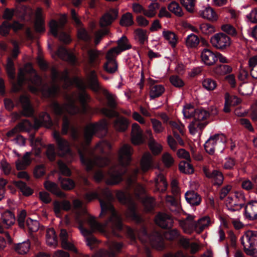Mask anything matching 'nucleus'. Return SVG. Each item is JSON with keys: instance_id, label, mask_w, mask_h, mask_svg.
<instances>
[{"instance_id": "50", "label": "nucleus", "mask_w": 257, "mask_h": 257, "mask_svg": "<svg viewBox=\"0 0 257 257\" xmlns=\"http://www.w3.org/2000/svg\"><path fill=\"white\" fill-rule=\"evenodd\" d=\"M34 77L33 79L31 80L32 83L34 86L29 85V90L33 93H36L41 89L40 84L41 83V78L36 74L34 72Z\"/></svg>"}, {"instance_id": "11", "label": "nucleus", "mask_w": 257, "mask_h": 257, "mask_svg": "<svg viewBox=\"0 0 257 257\" xmlns=\"http://www.w3.org/2000/svg\"><path fill=\"white\" fill-rule=\"evenodd\" d=\"M115 47L109 50L106 54V62L104 65V69L109 73H114L117 70V64L115 60L116 56L120 53Z\"/></svg>"}, {"instance_id": "17", "label": "nucleus", "mask_w": 257, "mask_h": 257, "mask_svg": "<svg viewBox=\"0 0 257 257\" xmlns=\"http://www.w3.org/2000/svg\"><path fill=\"white\" fill-rule=\"evenodd\" d=\"M203 171L207 178L212 179L213 180L215 185L220 186L223 183L224 177L220 171L214 170L210 172L206 168H203Z\"/></svg>"}, {"instance_id": "29", "label": "nucleus", "mask_w": 257, "mask_h": 257, "mask_svg": "<svg viewBox=\"0 0 257 257\" xmlns=\"http://www.w3.org/2000/svg\"><path fill=\"white\" fill-rule=\"evenodd\" d=\"M44 185L47 190L56 196L61 198H65L66 197L65 193L61 191L57 184L55 183L47 181L45 182Z\"/></svg>"}, {"instance_id": "24", "label": "nucleus", "mask_w": 257, "mask_h": 257, "mask_svg": "<svg viewBox=\"0 0 257 257\" xmlns=\"http://www.w3.org/2000/svg\"><path fill=\"white\" fill-rule=\"evenodd\" d=\"M109 251L101 252V257H114L115 253L119 252L122 247L121 243L112 242L109 245Z\"/></svg>"}, {"instance_id": "10", "label": "nucleus", "mask_w": 257, "mask_h": 257, "mask_svg": "<svg viewBox=\"0 0 257 257\" xmlns=\"http://www.w3.org/2000/svg\"><path fill=\"white\" fill-rule=\"evenodd\" d=\"M107 125V122L105 120H102L99 122L87 124L85 127L84 133L85 143L88 144L91 141L94 134L98 131L105 130Z\"/></svg>"}, {"instance_id": "30", "label": "nucleus", "mask_w": 257, "mask_h": 257, "mask_svg": "<svg viewBox=\"0 0 257 257\" xmlns=\"http://www.w3.org/2000/svg\"><path fill=\"white\" fill-rule=\"evenodd\" d=\"M60 237L61 241L62 248L76 252L77 249L73 244L68 242V234L65 229H62L60 233Z\"/></svg>"}, {"instance_id": "59", "label": "nucleus", "mask_w": 257, "mask_h": 257, "mask_svg": "<svg viewBox=\"0 0 257 257\" xmlns=\"http://www.w3.org/2000/svg\"><path fill=\"white\" fill-rule=\"evenodd\" d=\"M231 71L232 68L230 66L224 64L218 65L214 69V72L219 75H225Z\"/></svg>"}, {"instance_id": "2", "label": "nucleus", "mask_w": 257, "mask_h": 257, "mask_svg": "<svg viewBox=\"0 0 257 257\" xmlns=\"http://www.w3.org/2000/svg\"><path fill=\"white\" fill-rule=\"evenodd\" d=\"M85 199L88 202L99 198L101 209L100 216L107 213L110 214V221L114 219L116 222V227L118 229H122V222L120 218L116 214L110 201L113 198L111 193L107 188L99 189L96 191L87 193L84 196Z\"/></svg>"}, {"instance_id": "51", "label": "nucleus", "mask_w": 257, "mask_h": 257, "mask_svg": "<svg viewBox=\"0 0 257 257\" xmlns=\"http://www.w3.org/2000/svg\"><path fill=\"white\" fill-rule=\"evenodd\" d=\"M251 76L257 79V56L250 58L248 61Z\"/></svg>"}, {"instance_id": "37", "label": "nucleus", "mask_w": 257, "mask_h": 257, "mask_svg": "<svg viewBox=\"0 0 257 257\" xmlns=\"http://www.w3.org/2000/svg\"><path fill=\"white\" fill-rule=\"evenodd\" d=\"M73 206L74 209H78L77 211L76 219L79 221V217L81 215H86L88 216L89 215L85 207L82 206V202L79 199H74L73 201Z\"/></svg>"}, {"instance_id": "35", "label": "nucleus", "mask_w": 257, "mask_h": 257, "mask_svg": "<svg viewBox=\"0 0 257 257\" xmlns=\"http://www.w3.org/2000/svg\"><path fill=\"white\" fill-rule=\"evenodd\" d=\"M225 205L228 210L232 211L240 210L243 206V204L237 202L231 196L227 198Z\"/></svg>"}, {"instance_id": "43", "label": "nucleus", "mask_w": 257, "mask_h": 257, "mask_svg": "<svg viewBox=\"0 0 257 257\" xmlns=\"http://www.w3.org/2000/svg\"><path fill=\"white\" fill-rule=\"evenodd\" d=\"M134 24L133 16L132 13L127 12L123 14L120 20L119 24L122 27H130Z\"/></svg>"}, {"instance_id": "54", "label": "nucleus", "mask_w": 257, "mask_h": 257, "mask_svg": "<svg viewBox=\"0 0 257 257\" xmlns=\"http://www.w3.org/2000/svg\"><path fill=\"white\" fill-rule=\"evenodd\" d=\"M61 187L65 190H70L73 189L75 187V183L74 181L69 178H59Z\"/></svg>"}, {"instance_id": "21", "label": "nucleus", "mask_w": 257, "mask_h": 257, "mask_svg": "<svg viewBox=\"0 0 257 257\" xmlns=\"http://www.w3.org/2000/svg\"><path fill=\"white\" fill-rule=\"evenodd\" d=\"M201 58L202 62L207 65H213L217 60L216 55L207 49H204L202 51Z\"/></svg>"}, {"instance_id": "42", "label": "nucleus", "mask_w": 257, "mask_h": 257, "mask_svg": "<svg viewBox=\"0 0 257 257\" xmlns=\"http://www.w3.org/2000/svg\"><path fill=\"white\" fill-rule=\"evenodd\" d=\"M199 38L194 34L189 35L186 38L185 44L189 48H194L199 44Z\"/></svg>"}, {"instance_id": "15", "label": "nucleus", "mask_w": 257, "mask_h": 257, "mask_svg": "<svg viewBox=\"0 0 257 257\" xmlns=\"http://www.w3.org/2000/svg\"><path fill=\"white\" fill-rule=\"evenodd\" d=\"M118 15V11L116 9L109 10L100 19L99 25L101 27H105L111 24Z\"/></svg>"}, {"instance_id": "3", "label": "nucleus", "mask_w": 257, "mask_h": 257, "mask_svg": "<svg viewBox=\"0 0 257 257\" xmlns=\"http://www.w3.org/2000/svg\"><path fill=\"white\" fill-rule=\"evenodd\" d=\"M133 153L132 147L125 144L120 149L119 152V164L112 166L108 172L105 182L108 185H115L122 181V176L125 172V166L131 160Z\"/></svg>"}, {"instance_id": "63", "label": "nucleus", "mask_w": 257, "mask_h": 257, "mask_svg": "<svg viewBox=\"0 0 257 257\" xmlns=\"http://www.w3.org/2000/svg\"><path fill=\"white\" fill-rule=\"evenodd\" d=\"M151 121L152 123L153 128L156 133L160 134L164 131L165 128L161 121L155 118H152Z\"/></svg>"}, {"instance_id": "56", "label": "nucleus", "mask_w": 257, "mask_h": 257, "mask_svg": "<svg viewBox=\"0 0 257 257\" xmlns=\"http://www.w3.org/2000/svg\"><path fill=\"white\" fill-rule=\"evenodd\" d=\"M149 146L152 153L155 155L159 154L162 150V146L157 143L152 138L149 140Z\"/></svg>"}, {"instance_id": "13", "label": "nucleus", "mask_w": 257, "mask_h": 257, "mask_svg": "<svg viewBox=\"0 0 257 257\" xmlns=\"http://www.w3.org/2000/svg\"><path fill=\"white\" fill-rule=\"evenodd\" d=\"M20 101L22 104L23 110L21 112V114L17 113L13 114L16 118H20L21 115L25 116L32 115L33 114V109L30 104L29 98L26 96H21L20 98Z\"/></svg>"}, {"instance_id": "47", "label": "nucleus", "mask_w": 257, "mask_h": 257, "mask_svg": "<svg viewBox=\"0 0 257 257\" xmlns=\"http://www.w3.org/2000/svg\"><path fill=\"white\" fill-rule=\"evenodd\" d=\"M158 8V3H151L149 5L148 9H144L143 14L148 18H152L156 16Z\"/></svg>"}, {"instance_id": "38", "label": "nucleus", "mask_w": 257, "mask_h": 257, "mask_svg": "<svg viewBox=\"0 0 257 257\" xmlns=\"http://www.w3.org/2000/svg\"><path fill=\"white\" fill-rule=\"evenodd\" d=\"M30 246L31 244L30 241L27 240L15 244L14 249L18 254L23 255L29 252Z\"/></svg>"}, {"instance_id": "61", "label": "nucleus", "mask_w": 257, "mask_h": 257, "mask_svg": "<svg viewBox=\"0 0 257 257\" xmlns=\"http://www.w3.org/2000/svg\"><path fill=\"white\" fill-rule=\"evenodd\" d=\"M200 29L202 33L205 35L211 34L216 31L214 26L207 23H204L200 25Z\"/></svg>"}, {"instance_id": "22", "label": "nucleus", "mask_w": 257, "mask_h": 257, "mask_svg": "<svg viewBox=\"0 0 257 257\" xmlns=\"http://www.w3.org/2000/svg\"><path fill=\"white\" fill-rule=\"evenodd\" d=\"M52 123L50 115L47 113H43L39 116L38 119L35 120L34 127L38 129L40 126L44 125L47 128H50L52 126Z\"/></svg>"}, {"instance_id": "52", "label": "nucleus", "mask_w": 257, "mask_h": 257, "mask_svg": "<svg viewBox=\"0 0 257 257\" xmlns=\"http://www.w3.org/2000/svg\"><path fill=\"white\" fill-rule=\"evenodd\" d=\"M7 73L10 78L14 79L16 76L15 68L14 64L11 58H8L6 66Z\"/></svg>"}, {"instance_id": "36", "label": "nucleus", "mask_w": 257, "mask_h": 257, "mask_svg": "<svg viewBox=\"0 0 257 257\" xmlns=\"http://www.w3.org/2000/svg\"><path fill=\"white\" fill-rule=\"evenodd\" d=\"M46 240L47 244L50 246L56 247L58 244L57 237L53 228L47 229Z\"/></svg>"}, {"instance_id": "28", "label": "nucleus", "mask_w": 257, "mask_h": 257, "mask_svg": "<svg viewBox=\"0 0 257 257\" xmlns=\"http://www.w3.org/2000/svg\"><path fill=\"white\" fill-rule=\"evenodd\" d=\"M187 202L192 206H197L200 204L201 198L200 195L194 191H188L185 194Z\"/></svg>"}, {"instance_id": "45", "label": "nucleus", "mask_w": 257, "mask_h": 257, "mask_svg": "<svg viewBox=\"0 0 257 257\" xmlns=\"http://www.w3.org/2000/svg\"><path fill=\"white\" fill-rule=\"evenodd\" d=\"M13 184L18 188L23 194L25 196L31 195L33 192L31 188L28 186L25 183L21 181H14Z\"/></svg>"}, {"instance_id": "58", "label": "nucleus", "mask_w": 257, "mask_h": 257, "mask_svg": "<svg viewBox=\"0 0 257 257\" xmlns=\"http://www.w3.org/2000/svg\"><path fill=\"white\" fill-rule=\"evenodd\" d=\"M135 38L137 39L141 44H144L148 39L147 31L141 29H138L135 31Z\"/></svg>"}, {"instance_id": "60", "label": "nucleus", "mask_w": 257, "mask_h": 257, "mask_svg": "<svg viewBox=\"0 0 257 257\" xmlns=\"http://www.w3.org/2000/svg\"><path fill=\"white\" fill-rule=\"evenodd\" d=\"M182 5L190 13L194 12L195 0H180Z\"/></svg>"}, {"instance_id": "34", "label": "nucleus", "mask_w": 257, "mask_h": 257, "mask_svg": "<svg viewBox=\"0 0 257 257\" xmlns=\"http://www.w3.org/2000/svg\"><path fill=\"white\" fill-rule=\"evenodd\" d=\"M2 219L4 225L8 228L14 224L15 216L12 212L6 211L2 214Z\"/></svg>"}, {"instance_id": "8", "label": "nucleus", "mask_w": 257, "mask_h": 257, "mask_svg": "<svg viewBox=\"0 0 257 257\" xmlns=\"http://www.w3.org/2000/svg\"><path fill=\"white\" fill-rule=\"evenodd\" d=\"M83 150L78 149V152L80 156L81 162L86 166L87 170H91L94 166L102 167L107 165L109 160L107 158L97 157L93 161L90 160H85L84 156L89 153V151L86 147H83Z\"/></svg>"}, {"instance_id": "31", "label": "nucleus", "mask_w": 257, "mask_h": 257, "mask_svg": "<svg viewBox=\"0 0 257 257\" xmlns=\"http://www.w3.org/2000/svg\"><path fill=\"white\" fill-rule=\"evenodd\" d=\"M200 15L203 18L212 22L216 21L218 19L216 13L210 7H205L201 10L200 11Z\"/></svg>"}, {"instance_id": "1", "label": "nucleus", "mask_w": 257, "mask_h": 257, "mask_svg": "<svg viewBox=\"0 0 257 257\" xmlns=\"http://www.w3.org/2000/svg\"><path fill=\"white\" fill-rule=\"evenodd\" d=\"M51 77L54 82L58 80L63 81L64 82V88H67L73 83H76L77 87L80 89L83 90L86 88L85 85L77 78H74L73 80L71 79L68 77V72L67 70H64L60 74L56 69L53 68L51 69ZM66 98L67 100V103L66 104L60 105L56 102H53L51 103V108L55 114H61L65 111H67L69 114L72 115L85 112L87 110L86 103L90 100V97L84 90L80 92L78 95V99L82 105L81 109L74 104L76 100V94L75 93L66 95Z\"/></svg>"}, {"instance_id": "20", "label": "nucleus", "mask_w": 257, "mask_h": 257, "mask_svg": "<svg viewBox=\"0 0 257 257\" xmlns=\"http://www.w3.org/2000/svg\"><path fill=\"white\" fill-rule=\"evenodd\" d=\"M67 22V18L65 15H63L59 20L58 23L55 20H52L49 23V28L51 33L55 37L58 36L59 29L62 28Z\"/></svg>"}, {"instance_id": "49", "label": "nucleus", "mask_w": 257, "mask_h": 257, "mask_svg": "<svg viewBox=\"0 0 257 257\" xmlns=\"http://www.w3.org/2000/svg\"><path fill=\"white\" fill-rule=\"evenodd\" d=\"M202 85L203 87L208 91H212L217 87L216 81L211 78H205L203 79Z\"/></svg>"}, {"instance_id": "55", "label": "nucleus", "mask_w": 257, "mask_h": 257, "mask_svg": "<svg viewBox=\"0 0 257 257\" xmlns=\"http://www.w3.org/2000/svg\"><path fill=\"white\" fill-rule=\"evenodd\" d=\"M117 47H115L118 49V52H121L124 50L130 49L131 46L128 43V40L125 36H122L117 41Z\"/></svg>"}, {"instance_id": "46", "label": "nucleus", "mask_w": 257, "mask_h": 257, "mask_svg": "<svg viewBox=\"0 0 257 257\" xmlns=\"http://www.w3.org/2000/svg\"><path fill=\"white\" fill-rule=\"evenodd\" d=\"M59 149V154L60 156H64L67 154L71 155L69 145L65 140H63L57 143Z\"/></svg>"}, {"instance_id": "9", "label": "nucleus", "mask_w": 257, "mask_h": 257, "mask_svg": "<svg viewBox=\"0 0 257 257\" xmlns=\"http://www.w3.org/2000/svg\"><path fill=\"white\" fill-rule=\"evenodd\" d=\"M116 197L121 203L127 204L128 205L126 216L137 222L140 221L141 219L135 211V205L131 197L129 196L126 195L121 191L117 192Z\"/></svg>"}, {"instance_id": "19", "label": "nucleus", "mask_w": 257, "mask_h": 257, "mask_svg": "<svg viewBox=\"0 0 257 257\" xmlns=\"http://www.w3.org/2000/svg\"><path fill=\"white\" fill-rule=\"evenodd\" d=\"M241 244H247L249 246L257 245V231L247 230L241 238Z\"/></svg>"}, {"instance_id": "7", "label": "nucleus", "mask_w": 257, "mask_h": 257, "mask_svg": "<svg viewBox=\"0 0 257 257\" xmlns=\"http://www.w3.org/2000/svg\"><path fill=\"white\" fill-rule=\"evenodd\" d=\"M226 142V137L223 134H215L209 138L204 144V148L208 154L212 155L215 151L222 153Z\"/></svg>"}, {"instance_id": "4", "label": "nucleus", "mask_w": 257, "mask_h": 257, "mask_svg": "<svg viewBox=\"0 0 257 257\" xmlns=\"http://www.w3.org/2000/svg\"><path fill=\"white\" fill-rule=\"evenodd\" d=\"M127 233L132 241L136 240V235L137 234L142 242H145L149 240L152 246L157 250H161L164 247L162 236L158 232H155L150 236H148L146 229L143 227L140 230H133L128 228Z\"/></svg>"}, {"instance_id": "48", "label": "nucleus", "mask_w": 257, "mask_h": 257, "mask_svg": "<svg viewBox=\"0 0 257 257\" xmlns=\"http://www.w3.org/2000/svg\"><path fill=\"white\" fill-rule=\"evenodd\" d=\"M168 10L174 14L177 17H182L183 15V12L181 7L178 3L173 1L171 2L168 7Z\"/></svg>"}, {"instance_id": "41", "label": "nucleus", "mask_w": 257, "mask_h": 257, "mask_svg": "<svg viewBox=\"0 0 257 257\" xmlns=\"http://www.w3.org/2000/svg\"><path fill=\"white\" fill-rule=\"evenodd\" d=\"M165 88L162 85H153L150 86V97L154 99L160 96L164 92Z\"/></svg>"}, {"instance_id": "40", "label": "nucleus", "mask_w": 257, "mask_h": 257, "mask_svg": "<svg viewBox=\"0 0 257 257\" xmlns=\"http://www.w3.org/2000/svg\"><path fill=\"white\" fill-rule=\"evenodd\" d=\"M156 189L161 192L165 191L167 187V183L163 175L160 174L155 178Z\"/></svg>"}, {"instance_id": "6", "label": "nucleus", "mask_w": 257, "mask_h": 257, "mask_svg": "<svg viewBox=\"0 0 257 257\" xmlns=\"http://www.w3.org/2000/svg\"><path fill=\"white\" fill-rule=\"evenodd\" d=\"M194 219V216L189 215L185 219L179 220V224L186 233L190 234L194 229L200 233L211 223L210 219L207 216L200 218L197 222Z\"/></svg>"}, {"instance_id": "18", "label": "nucleus", "mask_w": 257, "mask_h": 257, "mask_svg": "<svg viewBox=\"0 0 257 257\" xmlns=\"http://www.w3.org/2000/svg\"><path fill=\"white\" fill-rule=\"evenodd\" d=\"M244 215L250 220L257 219V201H251L247 203L245 208Z\"/></svg>"}, {"instance_id": "32", "label": "nucleus", "mask_w": 257, "mask_h": 257, "mask_svg": "<svg viewBox=\"0 0 257 257\" xmlns=\"http://www.w3.org/2000/svg\"><path fill=\"white\" fill-rule=\"evenodd\" d=\"M30 155V152H26L21 160L16 161V167L18 170H24L31 164Z\"/></svg>"}, {"instance_id": "57", "label": "nucleus", "mask_w": 257, "mask_h": 257, "mask_svg": "<svg viewBox=\"0 0 257 257\" xmlns=\"http://www.w3.org/2000/svg\"><path fill=\"white\" fill-rule=\"evenodd\" d=\"M190 162L181 161L179 163V168L180 171L185 174H191L194 171L193 167L189 163Z\"/></svg>"}, {"instance_id": "62", "label": "nucleus", "mask_w": 257, "mask_h": 257, "mask_svg": "<svg viewBox=\"0 0 257 257\" xmlns=\"http://www.w3.org/2000/svg\"><path fill=\"white\" fill-rule=\"evenodd\" d=\"M26 225L30 232H36L39 228V223L36 220L28 218L27 220Z\"/></svg>"}, {"instance_id": "25", "label": "nucleus", "mask_w": 257, "mask_h": 257, "mask_svg": "<svg viewBox=\"0 0 257 257\" xmlns=\"http://www.w3.org/2000/svg\"><path fill=\"white\" fill-rule=\"evenodd\" d=\"M88 62L89 64L95 67L100 62V56L102 55V52L96 49H91L87 52Z\"/></svg>"}, {"instance_id": "53", "label": "nucleus", "mask_w": 257, "mask_h": 257, "mask_svg": "<svg viewBox=\"0 0 257 257\" xmlns=\"http://www.w3.org/2000/svg\"><path fill=\"white\" fill-rule=\"evenodd\" d=\"M209 115L208 112L204 109H196L194 112L193 117L195 121L201 122L206 119Z\"/></svg>"}, {"instance_id": "16", "label": "nucleus", "mask_w": 257, "mask_h": 257, "mask_svg": "<svg viewBox=\"0 0 257 257\" xmlns=\"http://www.w3.org/2000/svg\"><path fill=\"white\" fill-rule=\"evenodd\" d=\"M142 133L143 131L138 124L135 123L132 124L131 140L133 144L137 145L144 142Z\"/></svg>"}, {"instance_id": "39", "label": "nucleus", "mask_w": 257, "mask_h": 257, "mask_svg": "<svg viewBox=\"0 0 257 257\" xmlns=\"http://www.w3.org/2000/svg\"><path fill=\"white\" fill-rule=\"evenodd\" d=\"M162 35L172 47L174 48L176 46L178 43V37L173 32L168 30L163 31Z\"/></svg>"}, {"instance_id": "5", "label": "nucleus", "mask_w": 257, "mask_h": 257, "mask_svg": "<svg viewBox=\"0 0 257 257\" xmlns=\"http://www.w3.org/2000/svg\"><path fill=\"white\" fill-rule=\"evenodd\" d=\"M88 223L90 227L91 230H88L85 228H84L82 226L80 225L79 226V229L82 233V234L86 237H89L91 234L92 232L95 231L99 232H103L105 230L106 228L109 227L112 230L114 235L118 236L115 233V231H119L121 229H118L116 227V222L112 219V221H110V218L109 219L104 223L101 224L97 222L94 217L88 215Z\"/></svg>"}, {"instance_id": "27", "label": "nucleus", "mask_w": 257, "mask_h": 257, "mask_svg": "<svg viewBox=\"0 0 257 257\" xmlns=\"http://www.w3.org/2000/svg\"><path fill=\"white\" fill-rule=\"evenodd\" d=\"M58 56L62 60L69 62L71 64H74L76 59L75 56L72 54L69 53L64 48L59 47L57 51Z\"/></svg>"}, {"instance_id": "23", "label": "nucleus", "mask_w": 257, "mask_h": 257, "mask_svg": "<svg viewBox=\"0 0 257 257\" xmlns=\"http://www.w3.org/2000/svg\"><path fill=\"white\" fill-rule=\"evenodd\" d=\"M86 77L90 88L94 91H98L100 87L96 72L94 70H92L86 73Z\"/></svg>"}, {"instance_id": "44", "label": "nucleus", "mask_w": 257, "mask_h": 257, "mask_svg": "<svg viewBox=\"0 0 257 257\" xmlns=\"http://www.w3.org/2000/svg\"><path fill=\"white\" fill-rule=\"evenodd\" d=\"M206 123L193 120L189 125V130L191 134L194 135L203 128Z\"/></svg>"}, {"instance_id": "33", "label": "nucleus", "mask_w": 257, "mask_h": 257, "mask_svg": "<svg viewBox=\"0 0 257 257\" xmlns=\"http://www.w3.org/2000/svg\"><path fill=\"white\" fill-rule=\"evenodd\" d=\"M153 158L151 155L149 153L145 154L141 160V167L142 170L145 172L148 171L153 166Z\"/></svg>"}, {"instance_id": "26", "label": "nucleus", "mask_w": 257, "mask_h": 257, "mask_svg": "<svg viewBox=\"0 0 257 257\" xmlns=\"http://www.w3.org/2000/svg\"><path fill=\"white\" fill-rule=\"evenodd\" d=\"M128 124L127 119L124 117H118L113 121V127L115 131L123 132L127 129Z\"/></svg>"}, {"instance_id": "14", "label": "nucleus", "mask_w": 257, "mask_h": 257, "mask_svg": "<svg viewBox=\"0 0 257 257\" xmlns=\"http://www.w3.org/2000/svg\"><path fill=\"white\" fill-rule=\"evenodd\" d=\"M156 223L162 228H170L173 225L172 217L165 213H160L156 217Z\"/></svg>"}, {"instance_id": "64", "label": "nucleus", "mask_w": 257, "mask_h": 257, "mask_svg": "<svg viewBox=\"0 0 257 257\" xmlns=\"http://www.w3.org/2000/svg\"><path fill=\"white\" fill-rule=\"evenodd\" d=\"M195 111V109L193 106L190 104L185 105L183 109V113L185 118L193 117Z\"/></svg>"}, {"instance_id": "12", "label": "nucleus", "mask_w": 257, "mask_h": 257, "mask_svg": "<svg viewBox=\"0 0 257 257\" xmlns=\"http://www.w3.org/2000/svg\"><path fill=\"white\" fill-rule=\"evenodd\" d=\"M212 46L218 50H224L229 47L231 41L230 38L222 33L215 34L210 39Z\"/></svg>"}]
</instances>
